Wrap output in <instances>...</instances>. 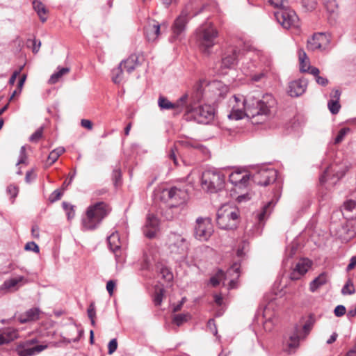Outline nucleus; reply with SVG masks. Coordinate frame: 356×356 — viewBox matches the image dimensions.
<instances>
[{
  "mask_svg": "<svg viewBox=\"0 0 356 356\" xmlns=\"http://www.w3.org/2000/svg\"><path fill=\"white\" fill-rule=\"evenodd\" d=\"M273 99L270 95L264 96L262 99L254 95H249L246 97L234 95L229 100L232 111L228 115L230 120H238L246 116L252 119L255 124L265 121L270 113V103Z\"/></svg>",
  "mask_w": 356,
  "mask_h": 356,
  "instance_id": "1",
  "label": "nucleus"
},
{
  "mask_svg": "<svg viewBox=\"0 0 356 356\" xmlns=\"http://www.w3.org/2000/svg\"><path fill=\"white\" fill-rule=\"evenodd\" d=\"M111 208L104 202H99L88 207L86 216L82 219L84 229H95L109 213Z\"/></svg>",
  "mask_w": 356,
  "mask_h": 356,
  "instance_id": "2",
  "label": "nucleus"
},
{
  "mask_svg": "<svg viewBox=\"0 0 356 356\" xmlns=\"http://www.w3.org/2000/svg\"><path fill=\"white\" fill-rule=\"evenodd\" d=\"M200 12L201 10L199 11L195 10L193 0L186 4L181 14L175 19L173 23L172 26V35L170 41L181 40L184 35L189 19L197 15Z\"/></svg>",
  "mask_w": 356,
  "mask_h": 356,
  "instance_id": "3",
  "label": "nucleus"
},
{
  "mask_svg": "<svg viewBox=\"0 0 356 356\" xmlns=\"http://www.w3.org/2000/svg\"><path fill=\"white\" fill-rule=\"evenodd\" d=\"M238 209L229 204L222 205L217 212V224L220 229H232L238 223Z\"/></svg>",
  "mask_w": 356,
  "mask_h": 356,
  "instance_id": "4",
  "label": "nucleus"
},
{
  "mask_svg": "<svg viewBox=\"0 0 356 356\" xmlns=\"http://www.w3.org/2000/svg\"><path fill=\"white\" fill-rule=\"evenodd\" d=\"M257 60L266 67H269L270 65V58L268 55L260 50H249L245 54V60L241 67L242 72L245 76H250L255 72L257 67V65L255 63Z\"/></svg>",
  "mask_w": 356,
  "mask_h": 356,
  "instance_id": "5",
  "label": "nucleus"
},
{
  "mask_svg": "<svg viewBox=\"0 0 356 356\" xmlns=\"http://www.w3.org/2000/svg\"><path fill=\"white\" fill-rule=\"evenodd\" d=\"M202 188L209 193H216L225 186V177L217 170H207L202 175Z\"/></svg>",
  "mask_w": 356,
  "mask_h": 356,
  "instance_id": "6",
  "label": "nucleus"
},
{
  "mask_svg": "<svg viewBox=\"0 0 356 356\" xmlns=\"http://www.w3.org/2000/svg\"><path fill=\"white\" fill-rule=\"evenodd\" d=\"M217 30L211 25H202L196 31V42L203 51H208L215 44Z\"/></svg>",
  "mask_w": 356,
  "mask_h": 356,
  "instance_id": "7",
  "label": "nucleus"
},
{
  "mask_svg": "<svg viewBox=\"0 0 356 356\" xmlns=\"http://www.w3.org/2000/svg\"><path fill=\"white\" fill-rule=\"evenodd\" d=\"M213 232V227L210 218L199 217L195 220L194 236L200 241H207Z\"/></svg>",
  "mask_w": 356,
  "mask_h": 356,
  "instance_id": "8",
  "label": "nucleus"
},
{
  "mask_svg": "<svg viewBox=\"0 0 356 356\" xmlns=\"http://www.w3.org/2000/svg\"><path fill=\"white\" fill-rule=\"evenodd\" d=\"M187 197L188 194L186 191L177 187L166 188L162 191V198L171 207H176L183 204L186 201Z\"/></svg>",
  "mask_w": 356,
  "mask_h": 356,
  "instance_id": "9",
  "label": "nucleus"
},
{
  "mask_svg": "<svg viewBox=\"0 0 356 356\" xmlns=\"http://www.w3.org/2000/svg\"><path fill=\"white\" fill-rule=\"evenodd\" d=\"M330 35L325 33H314L307 40V49L310 51H327L330 49Z\"/></svg>",
  "mask_w": 356,
  "mask_h": 356,
  "instance_id": "10",
  "label": "nucleus"
},
{
  "mask_svg": "<svg viewBox=\"0 0 356 356\" xmlns=\"http://www.w3.org/2000/svg\"><path fill=\"white\" fill-rule=\"evenodd\" d=\"M315 320L312 316H309L302 325V331L300 332L298 327H295L294 333L290 337L288 346L290 349H296L299 346L300 339L305 338L312 330Z\"/></svg>",
  "mask_w": 356,
  "mask_h": 356,
  "instance_id": "11",
  "label": "nucleus"
},
{
  "mask_svg": "<svg viewBox=\"0 0 356 356\" xmlns=\"http://www.w3.org/2000/svg\"><path fill=\"white\" fill-rule=\"evenodd\" d=\"M275 17L277 22L285 29L298 26V17L296 13L288 7L275 12Z\"/></svg>",
  "mask_w": 356,
  "mask_h": 356,
  "instance_id": "12",
  "label": "nucleus"
},
{
  "mask_svg": "<svg viewBox=\"0 0 356 356\" xmlns=\"http://www.w3.org/2000/svg\"><path fill=\"white\" fill-rule=\"evenodd\" d=\"M188 112L197 122L201 124H207L214 118V108L209 104L199 106Z\"/></svg>",
  "mask_w": 356,
  "mask_h": 356,
  "instance_id": "13",
  "label": "nucleus"
},
{
  "mask_svg": "<svg viewBox=\"0 0 356 356\" xmlns=\"http://www.w3.org/2000/svg\"><path fill=\"white\" fill-rule=\"evenodd\" d=\"M35 339L27 340L17 346L16 351L19 356H33L47 348V345H35Z\"/></svg>",
  "mask_w": 356,
  "mask_h": 356,
  "instance_id": "14",
  "label": "nucleus"
},
{
  "mask_svg": "<svg viewBox=\"0 0 356 356\" xmlns=\"http://www.w3.org/2000/svg\"><path fill=\"white\" fill-rule=\"evenodd\" d=\"M276 178L277 171L274 169H260L252 176V180L255 184L264 186L274 182Z\"/></svg>",
  "mask_w": 356,
  "mask_h": 356,
  "instance_id": "15",
  "label": "nucleus"
},
{
  "mask_svg": "<svg viewBox=\"0 0 356 356\" xmlns=\"http://www.w3.org/2000/svg\"><path fill=\"white\" fill-rule=\"evenodd\" d=\"M159 231V220L153 213H148L145 223L143 228V232L145 237L154 238Z\"/></svg>",
  "mask_w": 356,
  "mask_h": 356,
  "instance_id": "16",
  "label": "nucleus"
},
{
  "mask_svg": "<svg viewBox=\"0 0 356 356\" xmlns=\"http://www.w3.org/2000/svg\"><path fill=\"white\" fill-rule=\"evenodd\" d=\"M250 178V173L241 170H236L229 175L230 183L238 188H245L248 186Z\"/></svg>",
  "mask_w": 356,
  "mask_h": 356,
  "instance_id": "17",
  "label": "nucleus"
},
{
  "mask_svg": "<svg viewBox=\"0 0 356 356\" xmlns=\"http://www.w3.org/2000/svg\"><path fill=\"white\" fill-rule=\"evenodd\" d=\"M169 240L171 252L182 254L187 248L186 241L180 234L172 233L170 236Z\"/></svg>",
  "mask_w": 356,
  "mask_h": 356,
  "instance_id": "18",
  "label": "nucleus"
},
{
  "mask_svg": "<svg viewBox=\"0 0 356 356\" xmlns=\"http://www.w3.org/2000/svg\"><path fill=\"white\" fill-rule=\"evenodd\" d=\"M307 86V81L305 79L292 81L289 83L288 94L293 97H299L305 92Z\"/></svg>",
  "mask_w": 356,
  "mask_h": 356,
  "instance_id": "19",
  "label": "nucleus"
},
{
  "mask_svg": "<svg viewBox=\"0 0 356 356\" xmlns=\"http://www.w3.org/2000/svg\"><path fill=\"white\" fill-rule=\"evenodd\" d=\"M26 281L25 277L21 275L10 278L4 281L1 289L8 292H14L22 286Z\"/></svg>",
  "mask_w": 356,
  "mask_h": 356,
  "instance_id": "20",
  "label": "nucleus"
},
{
  "mask_svg": "<svg viewBox=\"0 0 356 356\" xmlns=\"http://www.w3.org/2000/svg\"><path fill=\"white\" fill-rule=\"evenodd\" d=\"M207 87L208 90L214 95L216 100L219 97H223L228 92L227 86L217 80L210 82Z\"/></svg>",
  "mask_w": 356,
  "mask_h": 356,
  "instance_id": "21",
  "label": "nucleus"
},
{
  "mask_svg": "<svg viewBox=\"0 0 356 356\" xmlns=\"http://www.w3.org/2000/svg\"><path fill=\"white\" fill-rule=\"evenodd\" d=\"M108 244L110 250L115 254L118 262L120 261V257L121 252V241L119 234L115 232L112 233L108 238Z\"/></svg>",
  "mask_w": 356,
  "mask_h": 356,
  "instance_id": "22",
  "label": "nucleus"
},
{
  "mask_svg": "<svg viewBox=\"0 0 356 356\" xmlns=\"http://www.w3.org/2000/svg\"><path fill=\"white\" fill-rule=\"evenodd\" d=\"M160 30L161 25L157 22L155 20H149L145 29V35L148 41H155L160 34Z\"/></svg>",
  "mask_w": 356,
  "mask_h": 356,
  "instance_id": "23",
  "label": "nucleus"
},
{
  "mask_svg": "<svg viewBox=\"0 0 356 356\" xmlns=\"http://www.w3.org/2000/svg\"><path fill=\"white\" fill-rule=\"evenodd\" d=\"M40 310L38 308H31L24 313L19 314L15 317L19 323H26L31 321H35L39 318Z\"/></svg>",
  "mask_w": 356,
  "mask_h": 356,
  "instance_id": "24",
  "label": "nucleus"
},
{
  "mask_svg": "<svg viewBox=\"0 0 356 356\" xmlns=\"http://www.w3.org/2000/svg\"><path fill=\"white\" fill-rule=\"evenodd\" d=\"M238 57V50L233 48L231 49L222 58L221 67L224 68H231L236 64Z\"/></svg>",
  "mask_w": 356,
  "mask_h": 356,
  "instance_id": "25",
  "label": "nucleus"
},
{
  "mask_svg": "<svg viewBox=\"0 0 356 356\" xmlns=\"http://www.w3.org/2000/svg\"><path fill=\"white\" fill-rule=\"evenodd\" d=\"M18 337L17 330L13 327H7L0 330V345L8 343Z\"/></svg>",
  "mask_w": 356,
  "mask_h": 356,
  "instance_id": "26",
  "label": "nucleus"
},
{
  "mask_svg": "<svg viewBox=\"0 0 356 356\" xmlns=\"http://www.w3.org/2000/svg\"><path fill=\"white\" fill-rule=\"evenodd\" d=\"M122 63V67L129 73H131L140 63L138 57L136 54L131 55L128 58L121 61Z\"/></svg>",
  "mask_w": 356,
  "mask_h": 356,
  "instance_id": "27",
  "label": "nucleus"
},
{
  "mask_svg": "<svg viewBox=\"0 0 356 356\" xmlns=\"http://www.w3.org/2000/svg\"><path fill=\"white\" fill-rule=\"evenodd\" d=\"M327 282V275L325 273H321L309 284V289L312 292L316 291L319 287Z\"/></svg>",
  "mask_w": 356,
  "mask_h": 356,
  "instance_id": "28",
  "label": "nucleus"
},
{
  "mask_svg": "<svg viewBox=\"0 0 356 356\" xmlns=\"http://www.w3.org/2000/svg\"><path fill=\"white\" fill-rule=\"evenodd\" d=\"M33 6L35 11L38 15L40 20L42 22H44L47 20L45 15L47 13V9L46 8L45 6L40 1L34 0L33 1Z\"/></svg>",
  "mask_w": 356,
  "mask_h": 356,
  "instance_id": "29",
  "label": "nucleus"
},
{
  "mask_svg": "<svg viewBox=\"0 0 356 356\" xmlns=\"http://www.w3.org/2000/svg\"><path fill=\"white\" fill-rule=\"evenodd\" d=\"M274 204L272 201H270L263 207L261 211L257 214V218L260 222L264 221L270 216Z\"/></svg>",
  "mask_w": 356,
  "mask_h": 356,
  "instance_id": "30",
  "label": "nucleus"
},
{
  "mask_svg": "<svg viewBox=\"0 0 356 356\" xmlns=\"http://www.w3.org/2000/svg\"><path fill=\"white\" fill-rule=\"evenodd\" d=\"M187 99L188 95H184L175 102L172 103V105L174 106L172 110L175 111V114H179L184 111L187 104Z\"/></svg>",
  "mask_w": 356,
  "mask_h": 356,
  "instance_id": "31",
  "label": "nucleus"
},
{
  "mask_svg": "<svg viewBox=\"0 0 356 356\" xmlns=\"http://www.w3.org/2000/svg\"><path fill=\"white\" fill-rule=\"evenodd\" d=\"M70 71L69 67H58V71L51 74L49 79V83L55 84L60 79Z\"/></svg>",
  "mask_w": 356,
  "mask_h": 356,
  "instance_id": "32",
  "label": "nucleus"
},
{
  "mask_svg": "<svg viewBox=\"0 0 356 356\" xmlns=\"http://www.w3.org/2000/svg\"><path fill=\"white\" fill-rule=\"evenodd\" d=\"M300 60V70L301 72H307L309 68V60L304 50L300 49L298 51Z\"/></svg>",
  "mask_w": 356,
  "mask_h": 356,
  "instance_id": "33",
  "label": "nucleus"
},
{
  "mask_svg": "<svg viewBox=\"0 0 356 356\" xmlns=\"http://www.w3.org/2000/svg\"><path fill=\"white\" fill-rule=\"evenodd\" d=\"M312 263L307 259H300L296 265V270L302 275H304L311 267Z\"/></svg>",
  "mask_w": 356,
  "mask_h": 356,
  "instance_id": "34",
  "label": "nucleus"
},
{
  "mask_svg": "<svg viewBox=\"0 0 356 356\" xmlns=\"http://www.w3.org/2000/svg\"><path fill=\"white\" fill-rule=\"evenodd\" d=\"M65 152V148L63 147H59L54 149L50 152L48 156V161H49V165H52L55 163L59 156Z\"/></svg>",
  "mask_w": 356,
  "mask_h": 356,
  "instance_id": "35",
  "label": "nucleus"
},
{
  "mask_svg": "<svg viewBox=\"0 0 356 356\" xmlns=\"http://www.w3.org/2000/svg\"><path fill=\"white\" fill-rule=\"evenodd\" d=\"M122 63H120L117 68L112 71V81L115 83H120L122 81Z\"/></svg>",
  "mask_w": 356,
  "mask_h": 356,
  "instance_id": "36",
  "label": "nucleus"
},
{
  "mask_svg": "<svg viewBox=\"0 0 356 356\" xmlns=\"http://www.w3.org/2000/svg\"><path fill=\"white\" fill-rule=\"evenodd\" d=\"M179 143L186 147H193L195 149H200L202 147V145L198 141L192 138H185L179 140Z\"/></svg>",
  "mask_w": 356,
  "mask_h": 356,
  "instance_id": "37",
  "label": "nucleus"
},
{
  "mask_svg": "<svg viewBox=\"0 0 356 356\" xmlns=\"http://www.w3.org/2000/svg\"><path fill=\"white\" fill-rule=\"evenodd\" d=\"M225 274L224 271L222 270H218L216 275L210 278L209 282L213 286H216L222 280H225Z\"/></svg>",
  "mask_w": 356,
  "mask_h": 356,
  "instance_id": "38",
  "label": "nucleus"
},
{
  "mask_svg": "<svg viewBox=\"0 0 356 356\" xmlns=\"http://www.w3.org/2000/svg\"><path fill=\"white\" fill-rule=\"evenodd\" d=\"M158 105L161 110H170L173 108V105L166 97L160 96L158 99Z\"/></svg>",
  "mask_w": 356,
  "mask_h": 356,
  "instance_id": "39",
  "label": "nucleus"
},
{
  "mask_svg": "<svg viewBox=\"0 0 356 356\" xmlns=\"http://www.w3.org/2000/svg\"><path fill=\"white\" fill-rule=\"evenodd\" d=\"M195 91L192 96V99L194 102H198L203 98L204 89L200 83H197L195 86Z\"/></svg>",
  "mask_w": 356,
  "mask_h": 356,
  "instance_id": "40",
  "label": "nucleus"
},
{
  "mask_svg": "<svg viewBox=\"0 0 356 356\" xmlns=\"http://www.w3.org/2000/svg\"><path fill=\"white\" fill-rule=\"evenodd\" d=\"M190 318L188 314H179L175 315L172 319V322L177 326H181L184 323L186 322Z\"/></svg>",
  "mask_w": 356,
  "mask_h": 356,
  "instance_id": "41",
  "label": "nucleus"
},
{
  "mask_svg": "<svg viewBox=\"0 0 356 356\" xmlns=\"http://www.w3.org/2000/svg\"><path fill=\"white\" fill-rule=\"evenodd\" d=\"M266 74H267V70L264 69L258 73L256 72V71H255L254 73H252V74H251L250 76V77L251 78V80L252 81L259 82V81H262L264 79H265L266 77Z\"/></svg>",
  "mask_w": 356,
  "mask_h": 356,
  "instance_id": "42",
  "label": "nucleus"
},
{
  "mask_svg": "<svg viewBox=\"0 0 356 356\" xmlns=\"http://www.w3.org/2000/svg\"><path fill=\"white\" fill-rule=\"evenodd\" d=\"M63 208L65 211L66 214L67 216V219L71 220L75 216V211L74 210V207L71 205L70 204L63 202Z\"/></svg>",
  "mask_w": 356,
  "mask_h": 356,
  "instance_id": "43",
  "label": "nucleus"
},
{
  "mask_svg": "<svg viewBox=\"0 0 356 356\" xmlns=\"http://www.w3.org/2000/svg\"><path fill=\"white\" fill-rule=\"evenodd\" d=\"M268 2L275 8H280V10L285 9L288 7L287 0H268Z\"/></svg>",
  "mask_w": 356,
  "mask_h": 356,
  "instance_id": "44",
  "label": "nucleus"
},
{
  "mask_svg": "<svg viewBox=\"0 0 356 356\" xmlns=\"http://www.w3.org/2000/svg\"><path fill=\"white\" fill-rule=\"evenodd\" d=\"M339 101L330 100L327 103L328 108L332 114H337L339 113L341 106Z\"/></svg>",
  "mask_w": 356,
  "mask_h": 356,
  "instance_id": "45",
  "label": "nucleus"
},
{
  "mask_svg": "<svg viewBox=\"0 0 356 356\" xmlns=\"http://www.w3.org/2000/svg\"><path fill=\"white\" fill-rule=\"evenodd\" d=\"M341 293L343 295H352L355 293V287L350 280H348L346 284L343 286Z\"/></svg>",
  "mask_w": 356,
  "mask_h": 356,
  "instance_id": "46",
  "label": "nucleus"
},
{
  "mask_svg": "<svg viewBox=\"0 0 356 356\" xmlns=\"http://www.w3.org/2000/svg\"><path fill=\"white\" fill-rule=\"evenodd\" d=\"M325 8L330 13H334L338 8L336 0H327L325 3Z\"/></svg>",
  "mask_w": 356,
  "mask_h": 356,
  "instance_id": "47",
  "label": "nucleus"
},
{
  "mask_svg": "<svg viewBox=\"0 0 356 356\" xmlns=\"http://www.w3.org/2000/svg\"><path fill=\"white\" fill-rule=\"evenodd\" d=\"M349 132H350V129L348 127H344V128L341 129L334 139V143L335 144L340 143L343 140L344 137L347 135V134Z\"/></svg>",
  "mask_w": 356,
  "mask_h": 356,
  "instance_id": "48",
  "label": "nucleus"
},
{
  "mask_svg": "<svg viewBox=\"0 0 356 356\" xmlns=\"http://www.w3.org/2000/svg\"><path fill=\"white\" fill-rule=\"evenodd\" d=\"M164 296V289H159L158 291H156L154 296V302L156 306H159L163 300V298Z\"/></svg>",
  "mask_w": 356,
  "mask_h": 356,
  "instance_id": "49",
  "label": "nucleus"
},
{
  "mask_svg": "<svg viewBox=\"0 0 356 356\" xmlns=\"http://www.w3.org/2000/svg\"><path fill=\"white\" fill-rule=\"evenodd\" d=\"M332 171V166L327 167L323 174L320 177L319 181L321 185L326 184L329 179L330 172Z\"/></svg>",
  "mask_w": 356,
  "mask_h": 356,
  "instance_id": "50",
  "label": "nucleus"
},
{
  "mask_svg": "<svg viewBox=\"0 0 356 356\" xmlns=\"http://www.w3.org/2000/svg\"><path fill=\"white\" fill-rule=\"evenodd\" d=\"M160 273L162 277L167 282H170L173 279V275L168 268H162L160 270Z\"/></svg>",
  "mask_w": 356,
  "mask_h": 356,
  "instance_id": "51",
  "label": "nucleus"
},
{
  "mask_svg": "<svg viewBox=\"0 0 356 356\" xmlns=\"http://www.w3.org/2000/svg\"><path fill=\"white\" fill-rule=\"evenodd\" d=\"M42 133L43 129L40 127L30 136L29 140L33 143L38 142L42 138Z\"/></svg>",
  "mask_w": 356,
  "mask_h": 356,
  "instance_id": "52",
  "label": "nucleus"
},
{
  "mask_svg": "<svg viewBox=\"0 0 356 356\" xmlns=\"http://www.w3.org/2000/svg\"><path fill=\"white\" fill-rule=\"evenodd\" d=\"M302 5L309 10L314 9L317 5V0H302Z\"/></svg>",
  "mask_w": 356,
  "mask_h": 356,
  "instance_id": "53",
  "label": "nucleus"
},
{
  "mask_svg": "<svg viewBox=\"0 0 356 356\" xmlns=\"http://www.w3.org/2000/svg\"><path fill=\"white\" fill-rule=\"evenodd\" d=\"M24 249L27 251H33L35 253H38L40 251L38 245L33 241L28 242L25 245Z\"/></svg>",
  "mask_w": 356,
  "mask_h": 356,
  "instance_id": "54",
  "label": "nucleus"
},
{
  "mask_svg": "<svg viewBox=\"0 0 356 356\" xmlns=\"http://www.w3.org/2000/svg\"><path fill=\"white\" fill-rule=\"evenodd\" d=\"M118 348V341L116 339H111L108 344V353L112 355Z\"/></svg>",
  "mask_w": 356,
  "mask_h": 356,
  "instance_id": "55",
  "label": "nucleus"
},
{
  "mask_svg": "<svg viewBox=\"0 0 356 356\" xmlns=\"http://www.w3.org/2000/svg\"><path fill=\"white\" fill-rule=\"evenodd\" d=\"M346 307L343 305H338L335 307L334 313L336 316L341 317L346 314Z\"/></svg>",
  "mask_w": 356,
  "mask_h": 356,
  "instance_id": "56",
  "label": "nucleus"
},
{
  "mask_svg": "<svg viewBox=\"0 0 356 356\" xmlns=\"http://www.w3.org/2000/svg\"><path fill=\"white\" fill-rule=\"evenodd\" d=\"M87 313L89 318H95L96 316V311H95V302H90L88 309Z\"/></svg>",
  "mask_w": 356,
  "mask_h": 356,
  "instance_id": "57",
  "label": "nucleus"
},
{
  "mask_svg": "<svg viewBox=\"0 0 356 356\" xmlns=\"http://www.w3.org/2000/svg\"><path fill=\"white\" fill-rule=\"evenodd\" d=\"M61 196H62V193L58 190H56L50 195L49 200L51 202H54L60 200Z\"/></svg>",
  "mask_w": 356,
  "mask_h": 356,
  "instance_id": "58",
  "label": "nucleus"
},
{
  "mask_svg": "<svg viewBox=\"0 0 356 356\" xmlns=\"http://www.w3.org/2000/svg\"><path fill=\"white\" fill-rule=\"evenodd\" d=\"M7 193L11 195V197H15L18 193V188L13 185H10L7 187Z\"/></svg>",
  "mask_w": 356,
  "mask_h": 356,
  "instance_id": "59",
  "label": "nucleus"
},
{
  "mask_svg": "<svg viewBox=\"0 0 356 356\" xmlns=\"http://www.w3.org/2000/svg\"><path fill=\"white\" fill-rule=\"evenodd\" d=\"M115 286V282L113 280H109L106 284V290L110 296L113 294V289Z\"/></svg>",
  "mask_w": 356,
  "mask_h": 356,
  "instance_id": "60",
  "label": "nucleus"
},
{
  "mask_svg": "<svg viewBox=\"0 0 356 356\" xmlns=\"http://www.w3.org/2000/svg\"><path fill=\"white\" fill-rule=\"evenodd\" d=\"M81 124L83 127H84L88 130H92V123L89 120H86V119L81 120Z\"/></svg>",
  "mask_w": 356,
  "mask_h": 356,
  "instance_id": "61",
  "label": "nucleus"
},
{
  "mask_svg": "<svg viewBox=\"0 0 356 356\" xmlns=\"http://www.w3.org/2000/svg\"><path fill=\"white\" fill-rule=\"evenodd\" d=\"M32 42V51L33 53H37L39 51V49L41 45V42L40 40H33Z\"/></svg>",
  "mask_w": 356,
  "mask_h": 356,
  "instance_id": "62",
  "label": "nucleus"
},
{
  "mask_svg": "<svg viewBox=\"0 0 356 356\" xmlns=\"http://www.w3.org/2000/svg\"><path fill=\"white\" fill-rule=\"evenodd\" d=\"M316 81L318 84L325 86L328 83V80L325 77L321 76L320 75L317 76L315 78Z\"/></svg>",
  "mask_w": 356,
  "mask_h": 356,
  "instance_id": "63",
  "label": "nucleus"
},
{
  "mask_svg": "<svg viewBox=\"0 0 356 356\" xmlns=\"http://www.w3.org/2000/svg\"><path fill=\"white\" fill-rule=\"evenodd\" d=\"M356 266V256L352 257L350 263L346 268V270L348 272L353 269Z\"/></svg>",
  "mask_w": 356,
  "mask_h": 356,
  "instance_id": "64",
  "label": "nucleus"
}]
</instances>
